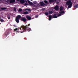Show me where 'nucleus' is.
I'll return each mask as SVG.
<instances>
[{"label":"nucleus","instance_id":"8","mask_svg":"<svg viewBox=\"0 0 78 78\" xmlns=\"http://www.w3.org/2000/svg\"><path fill=\"white\" fill-rule=\"evenodd\" d=\"M26 18L28 20H30L31 19V17L29 16H26Z\"/></svg>","mask_w":78,"mask_h":78},{"label":"nucleus","instance_id":"37","mask_svg":"<svg viewBox=\"0 0 78 78\" xmlns=\"http://www.w3.org/2000/svg\"><path fill=\"white\" fill-rule=\"evenodd\" d=\"M59 1H61V0H59Z\"/></svg>","mask_w":78,"mask_h":78},{"label":"nucleus","instance_id":"14","mask_svg":"<svg viewBox=\"0 0 78 78\" xmlns=\"http://www.w3.org/2000/svg\"><path fill=\"white\" fill-rule=\"evenodd\" d=\"M1 9L2 11H4V10H6V9H7L6 8H1Z\"/></svg>","mask_w":78,"mask_h":78},{"label":"nucleus","instance_id":"12","mask_svg":"<svg viewBox=\"0 0 78 78\" xmlns=\"http://www.w3.org/2000/svg\"><path fill=\"white\" fill-rule=\"evenodd\" d=\"M65 12L64 11H61L59 12V13L60 14H62V15H64V13Z\"/></svg>","mask_w":78,"mask_h":78},{"label":"nucleus","instance_id":"2","mask_svg":"<svg viewBox=\"0 0 78 78\" xmlns=\"http://www.w3.org/2000/svg\"><path fill=\"white\" fill-rule=\"evenodd\" d=\"M21 16L20 15H18L16 17L15 19V21L17 23H19V20H20L21 21H23L24 22H25L27 21V19L26 18H22Z\"/></svg>","mask_w":78,"mask_h":78},{"label":"nucleus","instance_id":"9","mask_svg":"<svg viewBox=\"0 0 78 78\" xmlns=\"http://www.w3.org/2000/svg\"><path fill=\"white\" fill-rule=\"evenodd\" d=\"M59 9H60V11H63V10L64 9V7L62 6H61L60 8H59Z\"/></svg>","mask_w":78,"mask_h":78},{"label":"nucleus","instance_id":"19","mask_svg":"<svg viewBox=\"0 0 78 78\" xmlns=\"http://www.w3.org/2000/svg\"><path fill=\"white\" fill-rule=\"evenodd\" d=\"M7 17L8 18L9 20H10V15H8Z\"/></svg>","mask_w":78,"mask_h":78},{"label":"nucleus","instance_id":"29","mask_svg":"<svg viewBox=\"0 0 78 78\" xmlns=\"http://www.w3.org/2000/svg\"><path fill=\"white\" fill-rule=\"evenodd\" d=\"M16 8H14V11H16Z\"/></svg>","mask_w":78,"mask_h":78},{"label":"nucleus","instance_id":"20","mask_svg":"<svg viewBox=\"0 0 78 78\" xmlns=\"http://www.w3.org/2000/svg\"><path fill=\"white\" fill-rule=\"evenodd\" d=\"M74 8H78V4H77L76 5H75L74 6Z\"/></svg>","mask_w":78,"mask_h":78},{"label":"nucleus","instance_id":"5","mask_svg":"<svg viewBox=\"0 0 78 78\" xmlns=\"http://www.w3.org/2000/svg\"><path fill=\"white\" fill-rule=\"evenodd\" d=\"M40 4L41 6H44L46 5L43 2H40Z\"/></svg>","mask_w":78,"mask_h":78},{"label":"nucleus","instance_id":"10","mask_svg":"<svg viewBox=\"0 0 78 78\" xmlns=\"http://www.w3.org/2000/svg\"><path fill=\"white\" fill-rule=\"evenodd\" d=\"M28 3L31 5H33V3L31 2L29 0H28Z\"/></svg>","mask_w":78,"mask_h":78},{"label":"nucleus","instance_id":"22","mask_svg":"<svg viewBox=\"0 0 78 78\" xmlns=\"http://www.w3.org/2000/svg\"><path fill=\"white\" fill-rule=\"evenodd\" d=\"M48 15H49V14L48 12H45V15H46V16H48Z\"/></svg>","mask_w":78,"mask_h":78},{"label":"nucleus","instance_id":"13","mask_svg":"<svg viewBox=\"0 0 78 78\" xmlns=\"http://www.w3.org/2000/svg\"><path fill=\"white\" fill-rule=\"evenodd\" d=\"M49 18L48 19L50 21L51 20L52 16L51 15L49 16Z\"/></svg>","mask_w":78,"mask_h":78},{"label":"nucleus","instance_id":"27","mask_svg":"<svg viewBox=\"0 0 78 78\" xmlns=\"http://www.w3.org/2000/svg\"><path fill=\"white\" fill-rule=\"evenodd\" d=\"M28 5V3H25V4H24L25 6L27 5Z\"/></svg>","mask_w":78,"mask_h":78},{"label":"nucleus","instance_id":"30","mask_svg":"<svg viewBox=\"0 0 78 78\" xmlns=\"http://www.w3.org/2000/svg\"><path fill=\"white\" fill-rule=\"evenodd\" d=\"M28 9H25V11H28Z\"/></svg>","mask_w":78,"mask_h":78},{"label":"nucleus","instance_id":"21","mask_svg":"<svg viewBox=\"0 0 78 78\" xmlns=\"http://www.w3.org/2000/svg\"><path fill=\"white\" fill-rule=\"evenodd\" d=\"M18 30V29L17 28H16V29H15L14 30V32H16V31Z\"/></svg>","mask_w":78,"mask_h":78},{"label":"nucleus","instance_id":"28","mask_svg":"<svg viewBox=\"0 0 78 78\" xmlns=\"http://www.w3.org/2000/svg\"><path fill=\"white\" fill-rule=\"evenodd\" d=\"M29 12H30V11H31V10L30 9H28V10Z\"/></svg>","mask_w":78,"mask_h":78},{"label":"nucleus","instance_id":"15","mask_svg":"<svg viewBox=\"0 0 78 78\" xmlns=\"http://www.w3.org/2000/svg\"><path fill=\"white\" fill-rule=\"evenodd\" d=\"M29 13V12L27 11H26L25 12H24L23 13V14L24 15H27V14H28Z\"/></svg>","mask_w":78,"mask_h":78},{"label":"nucleus","instance_id":"1","mask_svg":"<svg viewBox=\"0 0 78 78\" xmlns=\"http://www.w3.org/2000/svg\"><path fill=\"white\" fill-rule=\"evenodd\" d=\"M30 26V24H28V25L26 26L22 25L21 26V27L19 28V29L21 30V33H23L24 32L27 31L28 32H30L31 30V29L30 28H29L28 27H29Z\"/></svg>","mask_w":78,"mask_h":78},{"label":"nucleus","instance_id":"34","mask_svg":"<svg viewBox=\"0 0 78 78\" xmlns=\"http://www.w3.org/2000/svg\"><path fill=\"white\" fill-rule=\"evenodd\" d=\"M17 32L18 33H19V31H18Z\"/></svg>","mask_w":78,"mask_h":78},{"label":"nucleus","instance_id":"35","mask_svg":"<svg viewBox=\"0 0 78 78\" xmlns=\"http://www.w3.org/2000/svg\"><path fill=\"white\" fill-rule=\"evenodd\" d=\"M20 0H17V1H20Z\"/></svg>","mask_w":78,"mask_h":78},{"label":"nucleus","instance_id":"7","mask_svg":"<svg viewBox=\"0 0 78 78\" xmlns=\"http://www.w3.org/2000/svg\"><path fill=\"white\" fill-rule=\"evenodd\" d=\"M53 18H56L58 17V16H56V14H53Z\"/></svg>","mask_w":78,"mask_h":78},{"label":"nucleus","instance_id":"38","mask_svg":"<svg viewBox=\"0 0 78 78\" xmlns=\"http://www.w3.org/2000/svg\"><path fill=\"white\" fill-rule=\"evenodd\" d=\"M31 1H32V0H31Z\"/></svg>","mask_w":78,"mask_h":78},{"label":"nucleus","instance_id":"3","mask_svg":"<svg viewBox=\"0 0 78 78\" xmlns=\"http://www.w3.org/2000/svg\"><path fill=\"white\" fill-rule=\"evenodd\" d=\"M66 5L68 6V8H71L72 6V3H71V0H68L66 3Z\"/></svg>","mask_w":78,"mask_h":78},{"label":"nucleus","instance_id":"17","mask_svg":"<svg viewBox=\"0 0 78 78\" xmlns=\"http://www.w3.org/2000/svg\"><path fill=\"white\" fill-rule=\"evenodd\" d=\"M53 12H52L51 11H49V14H51L53 13Z\"/></svg>","mask_w":78,"mask_h":78},{"label":"nucleus","instance_id":"16","mask_svg":"<svg viewBox=\"0 0 78 78\" xmlns=\"http://www.w3.org/2000/svg\"><path fill=\"white\" fill-rule=\"evenodd\" d=\"M54 1H55V0H49V2L50 3L54 2Z\"/></svg>","mask_w":78,"mask_h":78},{"label":"nucleus","instance_id":"24","mask_svg":"<svg viewBox=\"0 0 78 78\" xmlns=\"http://www.w3.org/2000/svg\"><path fill=\"white\" fill-rule=\"evenodd\" d=\"M44 2L46 3V4H47L48 3V2L47 1H46V0H44Z\"/></svg>","mask_w":78,"mask_h":78},{"label":"nucleus","instance_id":"25","mask_svg":"<svg viewBox=\"0 0 78 78\" xmlns=\"http://www.w3.org/2000/svg\"><path fill=\"white\" fill-rule=\"evenodd\" d=\"M62 16V15L61 14H58V17H60V16Z\"/></svg>","mask_w":78,"mask_h":78},{"label":"nucleus","instance_id":"26","mask_svg":"<svg viewBox=\"0 0 78 78\" xmlns=\"http://www.w3.org/2000/svg\"><path fill=\"white\" fill-rule=\"evenodd\" d=\"M33 3L34 4H36L37 3V2L36 1H35Z\"/></svg>","mask_w":78,"mask_h":78},{"label":"nucleus","instance_id":"32","mask_svg":"<svg viewBox=\"0 0 78 78\" xmlns=\"http://www.w3.org/2000/svg\"><path fill=\"white\" fill-rule=\"evenodd\" d=\"M25 2H26V3L27 2V1H26Z\"/></svg>","mask_w":78,"mask_h":78},{"label":"nucleus","instance_id":"33","mask_svg":"<svg viewBox=\"0 0 78 78\" xmlns=\"http://www.w3.org/2000/svg\"><path fill=\"white\" fill-rule=\"evenodd\" d=\"M45 8H44L43 9H43L44 10H45Z\"/></svg>","mask_w":78,"mask_h":78},{"label":"nucleus","instance_id":"18","mask_svg":"<svg viewBox=\"0 0 78 78\" xmlns=\"http://www.w3.org/2000/svg\"><path fill=\"white\" fill-rule=\"evenodd\" d=\"M0 21L1 22H4V20L2 19V17H0Z\"/></svg>","mask_w":78,"mask_h":78},{"label":"nucleus","instance_id":"6","mask_svg":"<svg viewBox=\"0 0 78 78\" xmlns=\"http://www.w3.org/2000/svg\"><path fill=\"white\" fill-rule=\"evenodd\" d=\"M55 10H58L59 9V6L58 5H56L54 8Z\"/></svg>","mask_w":78,"mask_h":78},{"label":"nucleus","instance_id":"4","mask_svg":"<svg viewBox=\"0 0 78 78\" xmlns=\"http://www.w3.org/2000/svg\"><path fill=\"white\" fill-rule=\"evenodd\" d=\"M10 4H13L15 2V0H9Z\"/></svg>","mask_w":78,"mask_h":78},{"label":"nucleus","instance_id":"11","mask_svg":"<svg viewBox=\"0 0 78 78\" xmlns=\"http://www.w3.org/2000/svg\"><path fill=\"white\" fill-rule=\"evenodd\" d=\"M20 2L21 3L23 4L25 2V1L24 0H21L20 1Z\"/></svg>","mask_w":78,"mask_h":78},{"label":"nucleus","instance_id":"23","mask_svg":"<svg viewBox=\"0 0 78 78\" xmlns=\"http://www.w3.org/2000/svg\"><path fill=\"white\" fill-rule=\"evenodd\" d=\"M19 12H21V11H22V9H20L18 10Z\"/></svg>","mask_w":78,"mask_h":78},{"label":"nucleus","instance_id":"36","mask_svg":"<svg viewBox=\"0 0 78 78\" xmlns=\"http://www.w3.org/2000/svg\"><path fill=\"white\" fill-rule=\"evenodd\" d=\"M57 0H54L55 1H56Z\"/></svg>","mask_w":78,"mask_h":78},{"label":"nucleus","instance_id":"31","mask_svg":"<svg viewBox=\"0 0 78 78\" xmlns=\"http://www.w3.org/2000/svg\"><path fill=\"white\" fill-rule=\"evenodd\" d=\"M13 26L14 27H16V25H15V24L13 25Z\"/></svg>","mask_w":78,"mask_h":78}]
</instances>
